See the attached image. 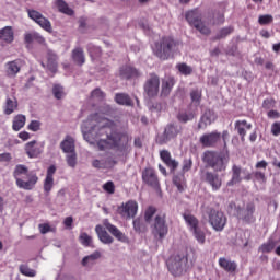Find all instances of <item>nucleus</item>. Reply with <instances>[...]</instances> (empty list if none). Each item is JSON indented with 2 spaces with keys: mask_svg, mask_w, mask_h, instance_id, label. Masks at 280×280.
Wrapping results in <instances>:
<instances>
[{
  "mask_svg": "<svg viewBox=\"0 0 280 280\" xmlns=\"http://www.w3.org/2000/svg\"><path fill=\"white\" fill-rule=\"evenodd\" d=\"M83 137L86 141L106 137L97 142V148L102 152L106 150H117L124 152L128 145V136L117 131L115 121L100 116V113L92 114L82 125Z\"/></svg>",
  "mask_w": 280,
  "mask_h": 280,
  "instance_id": "f257e3e1",
  "label": "nucleus"
},
{
  "mask_svg": "<svg viewBox=\"0 0 280 280\" xmlns=\"http://www.w3.org/2000/svg\"><path fill=\"white\" fill-rule=\"evenodd\" d=\"M202 161L206 163L207 167H211L214 172H225L231 156L229 155V150L223 151H205L202 155Z\"/></svg>",
  "mask_w": 280,
  "mask_h": 280,
  "instance_id": "f03ea898",
  "label": "nucleus"
},
{
  "mask_svg": "<svg viewBox=\"0 0 280 280\" xmlns=\"http://www.w3.org/2000/svg\"><path fill=\"white\" fill-rule=\"evenodd\" d=\"M13 176L20 189L31 190L38 183V176L31 172L27 166L19 164L15 166Z\"/></svg>",
  "mask_w": 280,
  "mask_h": 280,
  "instance_id": "7ed1b4c3",
  "label": "nucleus"
},
{
  "mask_svg": "<svg viewBox=\"0 0 280 280\" xmlns=\"http://www.w3.org/2000/svg\"><path fill=\"white\" fill-rule=\"evenodd\" d=\"M202 220L208 222L213 231L217 232L224 231V228L226 226V215H224V212L215 210L213 207H203Z\"/></svg>",
  "mask_w": 280,
  "mask_h": 280,
  "instance_id": "20e7f679",
  "label": "nucleus"
},
{
  "mask_svg": "<svg viewBox=\"0 0 280 280\" xmlns=\"http://www.w3.org/2000/svg\"><path fill=\"white\" fill-rule=\"evenodd\" d=\"M166 266L173 277H183L191 268L189 259L185 254H176L168 258Z\"/></svg>",
  "mask_w": 280,
  "mask_h": 280,
  "instance_id": "39448f33",
  "label": "nucleus"
},
{
  "mask_svg": "<svg viewBox=\"0 0 280 280\" xmlns=\"http://www.w3.org/2000/svg\"><path fill=\"white\" fill-rule=\"evenodd\" d=\"M178 42L172 37H163L155 44L154 54L160 60H167L174 52L178 51Z\"/></svg>",
  "mask_w": 280,
  "mask_h": 280,
  "instance_id": "423d86ee",
  "label": "nucleus"
},
{
  "mask_svg": "<svg viewBox=\"0 0 280 280\" xmlns=\"http://www.w3.org/2000/svg\"><path fill=\"white\" fill-rule=\"evenodd\" d=\"M170 228L167 226V221L165 220V213L156 214L153 222L151 223V233L158 242H163L167 237Z\"/></svg>",
  "mask_w": 280,
  "mask_h": 280,
  "instance_id": "0eeeda50",
  "label": "nucleus"
},
{
  "mask_svg": "<svg viewBox=\"0 0 280 280\" xmlns=\"http://www.w3.org/2000/svg\"><path fill=\"white\" fill-rule=\"evenodd\" d=\"M229 213L231 215H235L238 220H243L244 222H253V214L255 213V205L247 203L246 208H242V205L230 202L228 207Z\"/></svg>",
  "mask_w": 280,
  "mask_h": 280,
  "instance_id": "6e6552de",
  "label": "nucleus"
},
{
  "mask_svg": "<svg viewBox=\"0 0 280 280\" xmlns=\"http://www.w3.org/2000/svg\"><path fill=\"white\" fill-rule=\"evenodd\" d=\"M186 21H188L189 25L196 27L198 32H200V34H203L205 36H209V34H211V30L207 25H205V23L202 22V18L197 10L188 11L186 13Z\"/></svg>",
  "mask_w": 280,
  "mask_h": 280,
  "instance_id": "1a4fd4ad",
  "label": "nucleus"
},
{
  "mask_svg": "<svg viewBox=\"0 0 280 280\" xmlns=\"http://www.w3.org/2000/svg\"><path fill=\"white\" fill-rule=\"evenodd\" d=\"M144 93L149 97H156L159 95V91L161 90V79L156 75V73L149 74V78L145 80Z\"/></svg>",
  "mask_w": 280,
  "mask_h": 280,
  "instance_id": "9d476101",
  "label": "nucleus"
},
{
  "mask_svg": "<svg viewBox=\"0 0 280 280\" xmlns=\"http://www.w3.org/2000/svg\"><path fill=\"white\" fill-rule=\"evenodd\" d=\"M201 179L211 187L212 191H220L222 188V177L215 171H203Z\"/></svg>",
  "mask_w": 280,
  "mask_h": 280,
  "instance_id": "9b49d317",
  "label": "nucleus"
},
{
  "mask_svg": "<svg viewBox=\"0 0 280 280\" xmlns=\"http://www.w3.org/2000/svg\"><path fill=\"white\" fill-rule=\"evenodd\" d=\"M28 19H32L42 30H45V32H54V28H51V22H49V19L45 18L40 12L34 10V9H27Z\"/></svg>",
  "mask_w": 280,
  "mask_h": 280,
  "instance_id": "f8f14e48",
  "label": "nucleus"
},
{
  "mask_svg": "<svg viewBox=\"0 0 280 280\" xmlns=\"http://www.w3.org/2000/svg\"><path fill=\"white\" fill-rule=\"evenodd\" d=\"M142 180L144 185H148V187H152V189H161L159 176H156V172L152 167H148L142 171Z\"/></svg>",
  "mask_w": 280,
  "mask_h": 280,
  "instance_id": "ddd939ff",
  "label": "nucleus"
},
{
  "mask_svg": "<svg viewBox=\"0 0 280 280\" xmlns=\"http://www.w3.org/2000/svg\"><path fill=\"white\" fill-rule=\"evenodd\" d=\"M137 211H139V203L135 200H129L126 203H122L118 207V213L121 218H126V220H130L137 215Z\"/></svg>",
  "mask_w": 280,
  "mask_h": 280,
  "instance_id": "4468645a",
  "label": "nucleus"
},
{
  "mask_svg": "<svg viewBox=\"0 0 280 280\" xmlns=\"http://www.w3.org/2000/svg\"><path fill=\"white\" fill-rule=\"evenodd\" d=\"M180 130H182L180 126L168 124L164 129L163 136L158 139V142L160 143V145H163L168 141H172V139H176Z\"/></svg>",
  "mask_w": 280,
  "mask_h": 280,
  "instance_id": "2eb2a0df",
  "label": "nucleus"
},
{
  "mask_svg": "<svg viewBox=\"0 0 280 280\" xmlns=\"http://www.w3.org/2000/svg\"><path fill=\"white\" fill-rule=\"evenodd\" d=\"M220 139H222V133L213 131L201 136L199 141L203 145V148H214Z\"/></svg>",
  "mask_w": 280,
  "mask_h": 280,
  "instance_id": "dca6fc26",
  "label": "nucleus"
},
{
  "mask_svg": "<svg viewBox=\"0 0 280 280\" xmlns=\"http://www.w3.org/2000/svg\"><path fill=\"white\" fill-rule=\"evenodd\" d=\"M105 229L114 236L118 242L126 243L128 242V236L124 232H120L119 229L115 225H113L110 222H108V219L104 220L103 222Z\"/></svg>",
  "mask_w": 280,
  "mask_h": 280,
  "instance_id": "f3484780",
  "label": "nucleus"
},
{
  "mask_svg": "<svg viewBox=\"0 0 280 280\" xmlns=\"http://www.w3.org/2000/svg\"><path fill=\"white\" fill-rule=\"evenodd\" d=\"M120 78H122V80L141 78V71L132 66H125L120 68Z\"/></svg>",
  "mask_w": 280,
  "mask_h": 280,
  "instance_id": "a211bd4d",
  "label": "nucleus"
},
{
  "mask_svg": "<svg viewBox=\"0 0 280 280\" xmlns=\"http://www.w3.org/2000/svg\"><path fill=\"white\" fill-rule=\"evenodd\" d=\"M160 156H161L163 163H165V165H167V167H170L171 172H176V170L178 168V161L172 159L170 151H167V150L161 151Z\"/></svg>",
  "mask_w": 280,
  "mask_h": 280,
  "instance_id": "6ab92c4d",
  "label": "nucleus"
},
{
  "mask_svg": "<svg viewBox=\"0 0 280 280\" xmlns=\"http://www.w3.org/2000/svg\"><path fill=\"white\" fill-rule=\"evenodd\" d=\"M215 121V113L211 109H207L205 114L201 116L200 121L198 124L199 129H205L207 126H211Z\"/></svg>",
  "mask_w": 280,
  "mask_h": 280,
  "instance_id": "aec40b11",
  "label": "nucleus"
},
{
  "mask_svg": "<svg viewBox=\"0 0 280 280\" xmlns=\"http://www.w3.org/2000/svg\"><path fill=\"white\" fill-rule=\"evenodd\" d=\"M95 231L102 244H113V242H115L113 236H110V234H108V232L102 225H96Z\"/></svg>",
  "mask_w": 280,
  "mask_h": 280,
  "instance_id": "412c9836",
  "label": "nucleus"
},
{
  "mask_svg": "<svg viewBox=\"0 0 280 280\" xmlns=\"http://www.w3.org/2000/svg\"><path fill=\"white\" fill-rule=\"evenodd\" d=\"M46 67L50 73H56V71H58V56L56 55V52L48 50Z\"/></svg>",
  "mask_w": 280,
  "mask_h": 280,
  "instance_id": "4be33fe9",
  "label": "nucleus"
},
{
  "mask_svg": "<svg viewBox=\"0 0 280 280\" xmlns=\"http://www.w3.org/2000/svg\"><path fill=\"white\" fill-rule=\"evenodd\" d=\"M219 266L225 270V272H235L237 270V262L228 259L225 257H222L219 259Z\"/></svg>",
  "mask_w": 280,
  "mask_h": 280,
  "instance_id": "5701e85b",
  "label": "nucleus"
},
{
  "mask_svg": "<svg viewBox=\"0 0 280 280\" xmlns=\"http://www.w3.org/2000/svg\"><path fill=\"white\" fill-rule=\"evenodd\" d=\"M60 148L65 154L75 152V140L71 136H67L66 139L60 143Z\"/></svg>",
  "mask_w": 280,
  "mask_h": 280,
  "instance_id": "b1692460",
  "label": "nucleus"
},
{
  "mask_svg": "<svg viewBox=\"0 0 280 280\" xmlns=\"http://www.w3.org/2000/svg\"><path fill=\"white\" fill-rule=\"evenodd\" d=\"M253 125L248 124L246 120H237L235 122V130H237L241 141H245L244 137H246V130H250Z\"/></svg>",
  "mask_w": 280,
  "mask_h": 280,
  "instance_id": "393cba45",
  "label": "nucleus"
},
{
  "mask_svg": "<svg viewBox=\"0 0 280 280\" xmlns=\"http://www.w3.org/2000/svg\"><path fill=\"white\" fill-rule=\"evenodd\" d=\"M242 183V167L237 165L232 166V178L228 182V187H233V185H237Z\"/></svg>",
  "mask_w": 280,
  "mask_h": 280,
  "instance_id": "a878e982",
  "label": "nucleus"
},
{
  "mask_svg": "<svg viewBox=\"0 0 280 280\" xmlns=\"http://www.w3.org/2000/svg\"><path fill=\"white\" fill-rule=\"evenodd\" d=\"M174 88V78L172 77H166L165 79L162 80V92L161 95L163 97H167L170 93H172V89Z\"/></svg>",
  "mask_w": 280,
  "mask_h": 280,
  "instance_id": "bb28decb",
  "label": "nucleus"
},
{
  "mask_svg": "<svg viewBox=\"0 0 280 280\" xmlns=\"http://www.w3.org/2000/svg\"><path fill=\"white\" fill-rule=\"evenodd\" d=\"M25 152L30 159H36L40 154V149L36 148V140L25 144Z\"/></svg>",
  "mask_w": 280,
  "mask_h": 280,
  "instance_id": "cd10ccee",
  "label": "nucleus"
},
{
  "mask_svg": "<svg viewBox=\"0 0 280 280\" xmlns=\"http://www.w3.org/2000/svg\"><path fill=\"white\" fill-rule=\"evenodd\" d=\"M21 71V60H13L7 63V74L14 78Z\"/></svg>",
  "mask_w": 280,
  "mask_h": 280,
  "instance_id": "c85d7f7f",
  "label": "nucleus"
},
{
  "mask_svg": "<svg viewBox=\"0 0 280 280\" xmlns=\"http://www.w3.org/2000/svg\"><path fill=\"white\" fill-rule=\"evenodd\" d=\"M34 40L43 45V43H45V37L39 35L36 32L25 33L24 43H27V45H31V43H34Z\"/></svg>",
  "mask_w": 280,
  "mask_h": 280,
  "instance_id": "c756f323",
  "label": "nucleus"
},
{
  "mask_svg": "<svg viewBox=\"0 0 280 280\" xmlns=\"http://www.w3.org/2000/svg\"><path fill=\"white\" fill-rule=\"evenodd\" d=\"M72 59L75 65H79V67H82L84 62H86V59L84 58V50L81 47L74 48L72 50Z\"/></svg>",
  "mask_w": 280,
  "mask_h": 280,
  "instance_id": "7c9ffc66",
  "label": "nucleus"
},
{
  "mask_svg": "<svg viewBox=\"0 0 280 280\" xmlns=\"http://www.w3.org/2000/svg\"><path fill=\"white\" fill-rule=\"evenodd\" d=\"M115 102L120 106H133L132 98H130V95L126 93H117L115 95Z\"/></svg>",
  "mask_w": 280,
  "mask_h": 280,
  "instance_id": "2f4dec72",
  "label": "nucleus"
},
{
  "mask_svg": "<svg viewBox=\"0 0 280 280\" xmlns=\"http://www.w3.org/2000/svg\"><path fill=\"white\" fill-rule=\"evenodd\" d=\"M115 160H110L107 159L106 161H100V160H94L92 162L93 167H95L96 170H108L110 167H113V165H115Z\"/></svg>",
  "mask_w": 280,
  "mask_h": 280,
  "instance_id": "473e14b6",
  "label": "nucleus"
},
{
  "mask_svg": "<svg viewBox=\"0 0 280 280\" xmlns=\"http://www.w3.org/2000/svg\"><path fill=\"white\" fill-rule=\"evenodd\" d=\"M0 40L12 43L14 40V31L10 26L0 30Z\"/></svg>",
  "mask_w": 280,
  "mask_h": 280,
  "instance_id": "72a5a7b5",
  "label": "nucleus"
},
{
  "mask_svg": "<svg viewBox=\"0 0 280 280\" xmlns=\"http://www.w3.org/2000/svg\"><path fill=\"white\" fill-rule=\"evenodd\" d=\"M16 108H19V102L16 101V97H8L4 106V115H12Z\"/></svg>",
  "mask_w": 280,
  "mask_h": 280,
  "instance_id": "f704fd0d",
  "label": "nucleus"
},
{
  "mask_svg": "<svg viewBox=\"0 0 280 280\" xmlns=\"http://www.w3.org/2000/svg\"><path fill=\"white\" fill-rule=\"evenodd\" d=\"M183 218L186 222V224L189 226L190 231H195V229L200 228L198 219L192 215L191 213H184Z\"/></svg>",
  "mask_w": 280,
  "mask_h": 280,
  "instance_id": "c9c22d12",
  "label": "nucleus"
},
{
  "mask_svg": "<svg viewBox=\"0 0 280 280\" xmlns=\"http://www.w3.org/2000/svg\"><path fill=\"white\" fill-rule=\"evenodd\" d=\"M55 5L58 8L59 12L62 14H67L68 16H73V11L69 8V4L65 2V0H56Z\"/></svg>",
  "mask_w": 280,
  "mask_h": 280,
  "instance_id": "e433bc0d",
  "label": "nucleus"
},
{
  "mask_svg": "<svg viewBox=\"0 0 280 280\" xmlns=\"http://www.w3.org/2000/svg\"><path fill=\"white\" fill-rule=\"evenodd\" d=\"M173 183L175 187H177L178 191H185V187H187V180L185 179L184 174L175 175L173 177Z\"/></svg>",
  "mask_w": 280,
  "mask_h": 280,
  "instance_id": "4c0bfd02",
  "label": "nucleus"
},
{
  "mask_svg": "<svg viewBox=\"0 0 280 280\" xmlns=\"http://www.w3.org/2000/svg\"><path fill=\"white\" fill-rule=\"evenodd\" d=\"M191 106L198 108L202 102V91L195 89L190 91Z\"/></svg>",
  "mask_w": 280,
  "mask_h": 280,
  "instance_id": "58836bf2",
  "label": "nucleus"
},
{
  "mask_svg": "<svg viewBox=\"0 0 280 280\" xmlns=\"http://www.w3.org/2000/svg\"><path fill=\"white\" fill-rule=\"evenodd\" d=\"M25 121H26L25 115L19 114L13 118L12 129L15 132H19V130H21V128L25 126Z\"/></svg>",
  "mask_w": 280,
  "mask_h": 280,
  "instance_id": "ea45409f",
  "label": "nucleus"
},
{
  "mask_svg": "<svg viewBox=\"0 0 280 280\" xmlns=\"http://www.w3.org/2000/svg\"><path fill=\"white\" fill-rule=\"evenodd\" d=\"M195 117H196V114L194 112H182L177 114V119L182 124H187V121H192Z\"/></svg>",
  "mask_w": 280,
  "mask_h": 280,
  "instance_id": "a19ab883",
  "label": "nucleus"
},
{
  "mask_svg": "<svg viewBox=\"0 0 280 280\" xmlns=\"http://www.w3.org/2000/svg\"><path fill=\"white\" fill-rule=\"evenodd\" d=\"M100 257H102V254L100 252H94L93 254L85 256L81 264L82 266H91L96 259H100Z\"/></svg>",
  "mask_w": 280,
  "mask_h": 280,
  "instance_id": "79ce46f5",
  "label": "nucleus"
},
{
  "mask_svg": "<svg viewBox=\"0 0 280 280\" xmlns=\"http://www.w3.org/2000/svg\"><path fill=\"white\" fill-rule=\"evenodd\" d=\"M79 242L80 244H82V246H85V247L93 246V237L86 234V232H82L79 235Z\"/></svg>",
  "mask_w": 280,
  "mask_h": 280,
  "instance_id": "37998d69",
  "label": "nucleus"
},
{
  "mask_svg": "<svg viewBox=\"0 0 280 280\" xmlns=\"http://www.w3.org/2000/svg\"><path fill=\"white\" fill-rule=\"evenodd\" d=\"M176 69L179 71V73H182V75H191V73H194V68L185 62L178 63Z\"/></svg>",
  "mask_w": 280,
  "mask_h": 280,
  "instance_id": "c03bdc74",
  "label": "nucleus"
},
{
  "mask_svg": "<svg viewBox=\"0 0 280 280\" xmlns=\"http://www.w3.org/2000/svg\"><path fill=\"white\" fill-rule=\"evenodd\" d=\"M191 232H192L195 240H197V242L199 244H205L207 236L205 235V232L200 230V228H196Z\"/></svg>",
  "mask_w": 280,
  "mask_h": 280,
  "instance_id": "a18cd8bd",
  "label": "nucleus"
},
{
  "mask_svg": "<svg viewBox=\"0 0 280 280\" xmlns=\"http://www.w3.org/2000/svg\"><path fill=\"white\" fill-rule=\"evenodd\" d=\"M19 271L21 275H24V277H34L36 275V270L30 268L27 265H20Z\"/></svg>",
  "mask_w": 280,
  "mask_h": 280,
  "instance_id": "49530a36",
  "label": "nucleus"
},
{
  "mask_svg": "<svg viewBox=\"0 0 280 280\" xmlns=\"http://www.w3.org/2000/svg\"><path fill=\"white\" fill-rule=\"evenodd\" d=\"M66 161L69 167L74 168L78 165V154H75V152L68 153L66 155Z\"/></svg>",
  "mask_w": 280,
  "mask_h": 280,
  "instance_id": "de8ad7c7",
  "label": "nucleus"
},
{
  "mask_svg": "<svg viewBox=\"0 0 280 280\" xmlns=\"http://www.w3.org/2000/svg\"><path fill=\"white\" fill-rule=\"evenodd\" d=\"M52 95L56 100H62V97H65V88L59 84L54 85Z\"/></svg>",
  "mask_w": 280,
  "mask_h": 280,
  "instance_id": "09e8293b",
  "label": "nucleus"
},
{
  "mask_svg": "<svg viewBox=\"0 0 280 280\" xmlns=\"http://www.w3.org/2000/svg\"><path fill=\"white\" fill-rule=\"evenodd\" d=\"M233 32V27L232 26H228V27H223L219 31V33L215 36V40H220L222 38H226V36H229V34H232Z\"/></svg>",
  "mask_w": 280,
  "mask_h": 280,
  "instance_id": "8fccbe9b",
  "label": "nucleus"
},
{
  "mask_svg": "<svg viewBox=\"0 0 280 280\" xmlns=\"http://www.w3.org/2000/svg\"><path fill=\"white\" fill-rule=\"evenodd\" d=\"M275 246H277V242L269 240L267 243L262 244L261 250L262 253H272Z\"/></svg>",
  "mask_w": 280,
  "mask_h": 280,
  "instance_id": "3c124183",
  "label": "nucleus"
},
{
  "mask_svg": "<svg viewBox=\"0 0 280 280\" xmlns=\"http://www.w3.org/2000/svg\"><path fill=\"white\" fill-rule=\"evenodd\" d=\"M154 213H156V208L149 207L144 212V220L150 224L152 222V218H154Z\"/></svg>",
  "mask_w": 280,
  "mask_h": 280,
  "instance_id": "603ef678",
  "label": "nucleus"
},
{
  "mask_svg": "<svg viewBox=\"0 0 280 280\" xmlns=\"http://www.w3.org/2000/svg\"><path fill=\"white\" fill-rule=\"evenodd\" d=\"M272 21H273V18L270 14L259 15L258 18L259 25H270Z\"/></svg>",
  "mask_w": 280,
  "mask_h": 280,
  "instance_id": "864d4df0",
  "label": "nucleus"
},
{
  "mask_svg": "<svg viewBox=\"0 0 280 280\" xmlns=\"http://www.w3.org/2000/svg\"><path fill=\"white\" fill-rule=\"evenodd\" d=\"M52 188H54V177H46L44 180V191H46V194H49V191H51Z\"/></svg>",
  "mask_w": 280,
  "mask_h": 280,
  "instance_id": "5fc2aeb1",
  "label": "nucleus"
},
{
  "mask_svg": "<svg viewBox=\"0 0 280 280\" xmlns=\"http://www.w3.org/2000/svg\"><path fill=\"white\" fill-rule=\"evenodd\" d=\"M92 100H97L98 102L104 100V92L100 88H96L94 91L91 93Z\"/></svg>",
  "mask_w": 280,
  "mask_h": 280,
  "instance_id": "6e6d98bb",
  "label": "nucleus"
},
{
  "mask_svg": "<svg viewBox=\"0 0 280 280\" xmlns=\"http://www.w3.org/2000/svg\"><path fill=\"white\" fill-rule=\"evenodd\" d=\"M28 130H32V132H38V130H40V121L32 120L28 125Z\"/></svg>",
  "mask_w": 280,
  "mask_h": 280,
  "instance_id": "4d7b16f0",
  "label": "nucleus"
},
{
  "mask_svg": "<svg viewBox=\"0 0 280 280\" xmlns=\"http://www.w3.org/2000/svg\"><path fill=\"white\" fill-rule=\"evenodd\" d=\"M104 191L107 194H115V184L113 182H107L103 185Z\"/></svg>",
  "mask_w": 280,
  "mask_h": 280,
  "instance_id": "13d9d810",
  "label": "nucleus"
},
{
  "mask_svg": "<svg viewBox=\"0 0 280 280\" xmlns=\"http://www.w3.org/2000/svg\"><path fill=\"white\" fill-rule=\"evenodd\" d=\"M191 165H194V162L191 161V159L184 160L182 172L184 174H185V172H189V170H191Z\"/></svg>",
  "mask_w": 280,
  "mask_h": 280,
  "instance_id": "bf43d9fd",
  "label": "nucleus"
},
{
  "mask_svg": "<svg viewBox=\"0 0 280 280\" xmlns=\"http://www.w3.org/2000/svg\"><path fill=\"white\" fill-rule=\"evenodd\" d=\"M133 229L138 233H141V231H143V223L141 222L140 218L133 220Z\"/></svg>",
  "mask_w": 280,
  "mask_h": 280,
  "instance_id": "052dcab7",
  "label": "nucleus"
},
{
  "mask_svg": "<svg viewBox=\"0 0 280 280\" xmlns=\"http://www.w3.org/2000/svg\"><path fill=\"white\" fill-rule=\"evenodd\" d=\"M39 232L42 235H45L51 231V226L47 223H42L38 225Z\"/></svg>",
  "mask_w": 280,
  "mask_h": 280,
  "instance_id": "680f3d73",
  "label": "nucleus"
},
{
  "mask_svg": "<svg viewBox=\"0 0 280 280\" xmlns=\"http://www.w3.org/2000/svg\"><path fill=\"white\" fill-rule=\"evenodd\" d=\"M12 161V155L10 153L0 154V163H10Z\"/></svg>",
  "mask_w": 280,
  "mask_h": 280,
  "instance_id": "e2e57ef3",
  "label": "nucleus"
},
{
  "mask_svg": "<svg viewBox=\"0 0 280 280\" xmlns=\"http://www.w3.org/2000/svg\"><path fill=\"white\" fill-rule=\"evenodd\" d=\"M63 224H65L66 229H71L73 226V217H67L63 220Z\"/></svg>",
  "mask_w": 280,
  "mask_h": 280,
  "instance_id": "0e129e2a",
  "label": "nucleus"
},
{
  "mask_svg": "<svg viewBox=\"0 0 280 280\" xmlns=\"http://www.w3.org/2000/svg\"><path fill=\"white\" fill-rule=\"evenodd\" d=\"M254 176H255L256 180H261L262 183H266V174L257 171L254 173Z\"/></svg>",
  "mask_w": 280,
  "mask_h": 280,
  "instance_id": "69168bd1",
  "label": "nucleus"
},
{
  "mask_svg": "<svg viewBox=\"0 0 280 280\" xmlns=\"http://www.w3.org/2000/svg\"><path fill=\"white\" fill-rule=\"evenodd\" d=\"M79 30H80L81 32H84V30H86V19L81 18V19L79 20Z\"/></svg>",
  "mask_w": 280,
  "mask_h": 280,
  "instance_id": "338daca9",
  "label": "nucleus"
},
{
  "mask_svg": "<svg viewBox=\"0 0 280 280\" xmlns=\"http://www.w3.org/2000/svg\"><path fill=\"white\" fill-rule=\"evenodd\" d=\"M214 23L217 25H221V23H224V14L219 13L214 19Z\"/></svg>",
  "mask_w": 280,
  "mask_h": 280,
  "instance_id": "774afa93",
  "label": "nucleus"
}]
</instances>
